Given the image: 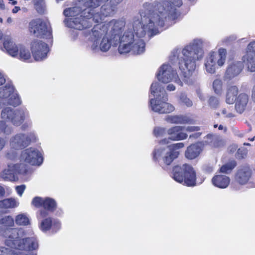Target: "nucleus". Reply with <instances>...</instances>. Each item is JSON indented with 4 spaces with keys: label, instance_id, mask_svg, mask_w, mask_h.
Masks as SVG:
<instances>
[{
    "label": "nucleus",
    "instance_id": "nucleus-1",
    "mask_svg": "<svg viewBox=\"0 0 255 255\" xmlns=\"http://www.w3.org/2000/svg\"><path fill=\"white\" fill-rule=\"evenodd\" d=\"M152 5L145 2L139 10L140 18L134 17L132 23L123 29L121 44L118 50L121 54L131 52L140 54L145 51V40L158 33V27L168 21L151 9Z\"/></svg>",
    "mask_w": 255,
    "mask_h": 255
},
{
    "label": "nucleus",
    "instance_id": "nucleus-2",
    "mask_svg": "<svg viewBox=\"0 0 255 255\" xmlns=\"http://www.w3.org/2000/svg\"><path fill=\"white\" fill-rule=\"evenodd\" d=\"M172 54L170 58V62L173 64L178 61L182 74L178 75L172 65L164 63L157 71L156 76L158 80L165 84L174 82L181 86H183V82L189 85L193 84L197 80L193 75L196 67V62L201 60L204 56L202 40L195 39L185 46L181 53L180 50H176Z\"/></svg>",
    "mask_w": 255,
    "mask_h": 255
},
{
    "label": "nucleus",
    "instance_id": "nucleus-3",
    "mask_svg": "<svg viewBox=\"0 0 255 255\" xmlns=\"http://www.w3.org/2000/svg\"><path fill=\"white\" fill-rule=\"evenodd\" d=\"M125 25L124 20L113 19L107 23L97 24L91 30L83 31L80 35L91 42L92 50L106 52L111 46H115L119 43V46L121 45Z\"/></svg>",
    "mask_w": 255,
    "mask_h": 255
},
{
    "label": "nucleus",
    "instance_id": "nucleus-4",
    "mask_svg": "<svg viewBox=\"0 0 255 255\" xmlns=\"http://www.w3.org/2000/svg\"><path fill=\"white\" fill-rule=\"evenodd\" d=\"M151 94L154 98L149 101L151 109L154 112L159 114L169 113L175 108L171 104L167 102L168 96L164 88L158 82H153L150 87Z\"/></svg>",
    "mask_w": 255,
    "mask_h": 255
},
{
    "label": "nucleus",
    "instance_id": "nucleus-5",
    "mask_svg": "<svg viewBox=\"0 0 255 255\" xmlns=\"http://www.w3.org/2000/svg\"><path fill=\"white\" fill-rule=\"evenodd\" d=\"M159 144L153 152V158L154 160L161 161L163 167L170 165L173 160L177 158L179 152L177 149L183 148L184 144L182 142L172 144L169 145Z\"/></svg>",
    "mask_w": 255,
    "mask_h": 255
},
{
    "label": "nucleus",
    "instance_id": "nucleus-6",
    "mask_svg": "<svg viewBox=\"0 0 255 255\" xmlns=\"http://www.w3.org/2000/svg\"><path fill=\"white\" fill-rule=\"evenodd\" d=\"M152 5L150 8L161 16H164L168 21L175 20L177 18V8L182 4V0H157L152 3L147 2Z\"/></svg>",
    "mask_w": 255,
    "mask_h": 255
},
{
    "label": "nucleus",
    "instance_id": "nucleus-7",
    "mask_svg": "<svg viewBox=\"0 0 255 255\" xmlns=\"http://www.w3.org/2000/svg\"><path fill=\"white\" fill-rule=\"evenodd\" d=\"M85 18H75L69 20L67 24L70 28L80 30H89L94 21L96 23H100L103 21L105 16L103 15L101 10L96 12L95 9L90 12V13L84 14Z\"/></svg>",
    "mask_w": 255,
    "mask_h": 255
},
{
    "label": "nucleus",
    "instance_id": "nucleus-8",
    "mask_svg": "<svg viewBox=\"0 0 255 255\" xmlns=\"http://www.w3.org/2000/svg\"><path fill=\"white\" fill-rule=\"evenodd\" d=\"M172 177L176 182L187 186L196 185V173L189 164H184L182 166H176L172 170Z\"/></svg>",
    "mask_w": 255,
    "mask_h": 255
},
{
    "label": "nucleus",
    "instance_id": "nucleus-9",
    "mask_svg": "<svg viewBox=\"0 0 255 255\" xmlns=\"http://www.w3.org/2000/svg\"><path fill=\"white\" fill-rule=\"evenodd\" d=\"M227 55V50L223 48L209 52L204 60V65L206 71L213 74L217 68L223 66L226 61Z\"/></svg>",
    "mask_w": 255,
    "mask_h": 255
},
{
    "label": "nucleus",
    "instance_id": "nucleus-10",
    "mask_svg": "<svg viewBox=\"0 0 255 255\" xmlns=\"http://www.w3.org/2000/svg\"><path fill=\"white\" fill-rule=\"evenodd\" d=\"M0 118L5 122H10L15 126H20L28 117V112L25 109L14 110L5 107L0 112Z\"/></svg>",
    "mask_w": 255,
    "mask_h": 255
},
{
    "label": "nucleus",
    "instance_id": "nucleus-11",
    "mask_svg": "<svg viewBox=\"0 0 255 255\" xmlns=\"http://www.w3.org/2000/svg\"><path fill=\"white\" fill-rule=\"evenodd\" d=\"M30 32L36 37L51 39L52 30L48 21L37 18L31 20L29 23Z\"/></svg>",
    "mask_w": 255,
    "mask_h": 255
},
{
    "label": "nucleus",
    "instance_id": "nucleus-12",
    "mask_svg": "<svg viewBox=\"0 0 255 255\" xmlns=\"http://www.w3.org/2000/svg\"><path fill=\"white\" fill-rule=\"evenodd\" d=\"M42 207L43 209L39 210L36 213V217L40 223H52L55 222L49 213L54 212L57 208L56 201L50 197H45Z\"/></svg>",
    "mask_w": 255,
    "mask_h": 255
},
{
    "label": "nucleus",
    "instance_id": "nucleus-13",
    "mask_svg": "<svg viewBox=\"0 0 255 255\" xmlns=\"http://www.w3.org/2000/svg\"><path fill=\"white\" fill-rule=\"evenodd\" d=\"M36 140V136L33 132L19 133L11 137L9 144L11 148L18 150L27 146Z\"/></svg>",
    "mask_w": 255,
    "mask_h": 255
},
{
    "label": "nucleus",
    "instance_id": "nucleus-14",
    "mask_svg": "<svg viewBox=\"0 0 255 255\" xmlns=\"http://www.w3.org/2000/svg\"><path fill=\"white\" fill-rule=\"evenodd\" d=\"M0 99L4 100L5 104L14 107L21 103L19 96L14 92L13 86L9 83L0 87Z\"/></svg>",
    "mask_w": 255,
    "mask_h": 255
},
{
    "label": "nucleus",
    "instance_id": "nucleus-15",
    "mask_svg": "<svg viewBox=\"0 0 255 255\" xmlns=\"http://www.w3.org/2000/svg\"><path fill=\"white\" fill-rule=\"evenodd\" d=\"M20 161L32 165H40L43 162L41 152L36 148L29 147L21 151Z\"/></svg>",
    "mask_w": 255,
    "mask_h": 255
},
{
    "label": "nucleus",
    "instance_id": "nucleus-16",
    "mask_svg": "<svg viewBox=\"0 0 255 255\" xmlns=\"http://www.w3.org/2000/svg\"><path fill=\"white\" fill-rule=\"evenodd\" d=\"M31 50L34 59L41 61L45 59L48 52L47 44L41 40H34L31 46Z\"/></svg>",
    "mask_w": 255,
    "mask_h": 255
},
{
    "label": "nucleus",
    "instance_id": "nucleus-17",
    "mask_svg": "<svg viewBox=\"0 0 255 255\" xmlns=\"http://www.w3.org/2000/svg\"><path fill=\"white\" fill-rule=\"evenodd\" d=\"M183 128L181 126H175L169 128L167 130L168 138L161 140L159 144H167L169 143L170 140L176 141L185 139L188 137V135L183 131Z\"/></svg>",
    "mask_w": 255,
    "mask_h": 255
},
{
    "label": "nucleus",
    "instance_id": "nucleus-18",
    "mask_svg": "<svg viewBox=\"0 0 255 255\" xmlns=\"http://www.w3.org/2000/svg\"><path fill=\"white\" fill-rule=\"evenodd\" d=\"M20 164L8 163L7 168L1 173V177L4 180L9 181H15L18 180V174L21 173Z\"/></svg>",
    "mask_w": 255,
    "mask_h": 255
},
{
    "label": "nucleus",
    "instance_id": "nucleus-19",
    "mask_svg": "<svg viewBox=\"0 0 255 255\" xmlns=\"http://www.w3.org/2000/svg\"><path fill=\"white\" fill-rule=\"evenodd\" d=\"M3 47L6 52L11 56L16 57L18 56V52L21 45L16 44L10 37L4 38Z\"/></svg>",
    "mask_w": 255,
    "mask_h": 255
},
{
    "label": "nucleus",
    "instance_id": "nucleus-20",
    "mask_svg": "<svg viewBox=\"0 0 255 255\" xmlns=\"http://www.w3.org/2000/svg\"><path fill=\"white\" fill-rule=\"evenodd\" d=\"M83 11V9L80 7V6H76L65 9L63 11L64 15L71 17L65 20L66 25L68 27L67 22L69 20L72 18H81V19H82V18H85L84 15L82 13ZM69 27H70L69 26Z\"/></svg>",
    "mask_w": 255,
    "mask_h": 255
},
{
    "label": "nucleus",
    "instance_id": "nucleus-21",
    "mask_svg": "<svg viewBox=\"0 0 255 255\" xmlns=\"http://www.w3.org/2000/svg\"><path fill=\"white\" fill-rule=\"evenodd\" d=\"M252 171L248 167H243L239 169L236 175V180L240 184H247L251 179Z\"/></svg>",
    "mask_w": 255,
    "mask_h": 255
},
{
    "label": "nucleus",
    "instance_id": "nucleus-22",
    "mask_svg": "<svg viewBox=\"0 0 255 255\" xmlns=\"http://www.w3.org/2000/svg\"><path fill=\"white\" fill-rule=\"evenodd\" d=\"M203 150V145L200 142L189 146L185 152V156L188 159H194L197 157Z\"/></svg>",
    "mask_w": 255,
    "mask_h": 255
},
{
    "label": "nucleus",
    "instance_id": "nucleus-23",
    "mask_svg": "<svg viewBox=\"0 0 255 255\" xmlns=\"http://www.w3.org/2000/svg\"><path fill=\"white\" fill-rule=\"evenodd\" d=\"M243 64L240 61L234 62L230 64L227 69L226 76L230 79L238 76L243 70Z\"/></svg>",
    "mask_w": 255,
    "mask_h": 255
},
{
    "label": "nucleus",
    "instance_id": "nucleus-24",
    "mask_svg": "<svg viewBox=\"0 0 255 255\" xmlns=\"http://www.w3.org/2000/svg\"><path fill=\"white\" fill-rule=\"evenodd\" d=\"M249 98L245 93L240 94L237 98L235 104L236 111L241 114L245 110L249 103Z\"/></svg>",
    "mask_w": 255,
    "mask_h": 255
},
{
    "label": "nucleus",
    "instance_id": "nucleus-25",
    "mask_svg": "<svg viewBox=\"0 0 255 255\" xmlns=\"http://www.w3.org/2000/svg\"><path fill=\"white\" fill-rule=\"evenodd\" d=\"M213 184L219 188H226L230 183V178L225 175H217L214 176L212 179Z\"/></svg>",
    "mask_w": 255,
    "mask_h": 255
},
{
    "label": "nucleus",
    "instance_id": "nucleus-26",
    "mask_svg": "<svg viewBox=\"0 0 255 255\" xmlns=\"http://www.w3.org/2000/svg\"><path fill=\"white\" fill-rule=\"evenodd\" d=\"M238 93V88L236 86L228 87L226 96V102L228 104H233L235 101V97Z\"/></svg>",
    "mask_w": 255,
    "mask_h": 255
},
{
    "label": "nucleus",
    "instance_id": "nucleus-27",
    "mask_svg": "<svg viewBox=\"0 0 255 255\" xmlns=\"http://www.w3.org/2000/svg\"><path fill=\"white\" fill-rule=\"evenodd\" d=\"M242 60L248 71L251 72L255 71V56L244 55Z\"/></svg>",
    "mask_w": 255,
    "mask_h": 255
},
{
    "label": "nucleus",
    "instance_id": "nucleus-28",
    "mask_svg": "<svg viewBox=\"0 0 255 255\" xmlns=\"http://www.w3.org/2000/svg\"><path fill=\"white\" fill-rule=\"evenodd\" d=\"M100 9L103 15L106 17L113 16L117 11V7L107 2L101 6Z\"/></svg>",
    "mask_w": 255,
    "mask_h": 255
},
{
    "label": "nucleus",
    "instance_id": "nucleus-29",
    "mask_svg": "<svg viewBox=\"0 0 255 255\" xmlns=\"http://www.w3.org/2000/svg\"><path fill=\"white\" fill-rule=\"evenodd\" d=\"M167 121L172 124H191L192 120L187 117L184 116H169L167 118Z\"/></svg>",
    "mask_w": 255,
    "mask_h": 255
},
{
    "label": "nucleus",
    "instance_id": "nucleus-30",
    "mask_svg": "<svg viewBox=\"0 0 255 255\" xmlns=\"http://www.w3.org/2000/svg\"><path fill=\"white\" fill-rule=\"evenodd\" d=\"M18 205V201L13 198H7L0 201V207L2 208H14L17 207Z\"/></svg>",
    "mask_w": 255,
    "mask_h": 255
},
{
    "label": "nucleus",
    "instance_id": "nucleus-31",
    "mask_svg": "<svg viewBox=\"0 0 255 255\" xmlns=\"http://www.w3.org/2000/svg\"><path fill=\"white\" fill-rule=\"evenodd\" d=\"M18 52V58L21 60L27 61L31 58V54L29 51L22 45L20 46Z\"/></svg>",
    "mask_w": 255,
    "mask_h": 255
},
{
    "label": "nucleus",
    "instance_id": "nucleus-32",
    "mask_svg": "<svg viewBox=\"0 0 255 255\" xmlns=\"http://www.w3.org/2000/svg\"><path fill=\"white\" fill-rule=\"evenodd\" d=\"M34 8L39 14H43L46 11L44 0H33Z\"/></svg>",
    "mask_w": 255,
    "mask_h": 255
},
{
    "label": "nucleus",
    "instance_id": "nucleus-33",
    "mask_svg": "<svg viewBox=\"0 0 255 255\" xmlns=\"http://www.w3.org/2000/svg\"><path fill=\"white\" fill-rule=\"evenodd\" d=\"M236 162L235 161H231L220 168V171L224 173H229L236 167Z\"/></svg>",
    "mask_w": 255,
    "mask_h": 255
},
{
    "label": "nucleus",
    "instance_id": "nucleus-34",
    "mask_svg": "<svg viewBox=\"0 0 255 255\" xmlns=\"http://www.w3.org/2000/svg\"><path fill=\"white\" fill-rule=\"evenodd\" d=\"M16 223H30L31 220L29 215L26 213H21L17 215L15 219Z\"/></svg>",
    "mask_w": 255,
    "mask_h": 255
},
{
    "label": "nucleus",
    "instance_id": "nucleus-35",
    "mask_svg": "<svg viewBox=\"0 0 255 255\" xmlns=\"http://www.w3.org/2000/svg\"><path fill=\"white\" fill-rule=\"evenodd\" d=\"M179 101L181 104H183L187 107H191L193 105L192 101L185 93H181L179 96Z\"/></svg>",
    "mask_w": 255,
    "mask_h": 255
},
{
    "label": "nucleus",
    "instance_id": "nucleus-36",
    "mask_svg": "<svg viewBox=\"0 0 255 255\" xmlns=\"http://www.w3.org/2000/svg\"><path fill=\"white\" fill-rule=\"evenodd\" d=\"M223 83L220 79H216L213 83V88L217 94H221L222 92Z\"/></svg>",
    "mask_w": 255,
    "mask_h": 255
},
{
    "label": "nucleus",
    "instance_id": "nucleus-37",
    "mask_svg": "<svg viewBox=\"0 0 255 255\" xmlns=\"http://www.w3.org/2000/svg\"><path fill=\"white\" fill-rule=\"evenodd\" d=\"M154 135L156 137H162L167 134V130L163 127H157L154 128Z\"/></svg>",
    "mask_w": 255,
    "mask_h": 255
},
{
    "label": "nucleus",
    "instance_id": "nucleus-38",
    "mask_svg": "<svg viewBox=\"0 0 255 255\" xmlns=\"http://www.w3.org/2000/svg\"><path fill=\"white\" fill-rule=\"evenodd\" d=\"M245 55L255 56V41L251 42L247 46L246 52Z\"/></svg>",
    "mask_w": 255,
    "mask_h": 255
},
{
    "label": "nucleus",
    "instance_id": "nucleus-39",
    "mask_svg": "<svg viewBox=\"0 0 255 255\" xmlns=\"http://www.w3.org/2000/svg\"><path fill=\"white\" fill-rule=\"evenodd\" d=\"M11 132V130L8 127L5 122L0 121V134L3 133L5 134H9Z\"/></svg>",
    "mask_w": 255,
    "mask_h": 255
},
{
    "label": "nucleus",
    "instance_id": "nucleus-40",
    "mask_svg": "<svg viewBox=\"0 0 255 255\" xmlns=\"http://www.w3.org/2000/svg\"><path fill=\"white\" fill-rule=\"evenodd\" d=\"M44 199V198L35 197L32 199L31 201V204L36 208L42 207L43 205Z\"/></svg>",
    "mask_w": 255,
    "mask_h": 255
},
{
    "label": "nucleus",
    "instance_id": "nucleus-41",
    "mask_svg": "<svg viewBox=\"0 0 255 255\" xmlns=\"http://www.w3.org/2000/svg\"><path fill=\"white\" fill-rule=\"evenodd\" d=\"M14 220L11 216L0 214V223H13Z\"/></svg>",
    "mask_w": 255,
    "mask_h": 255
},
{
    "label": "nucleus",
    "instance_id": "nucleus-42",
    "mask_svg": "<svg viewBox=\"0 0 255 255\" xmlns=\"http://www.w3.org/2000/svg\"><path fill=\"white\" fill-rule=\"evenodd\" d=\"M209 105L212 108H217L219 105L218 99L215 97L212 96L209 99Z\"/></svg>",
    "mask_w": 255,
    "mask_h": 255
},
{
    "label": "nucleus",
    "instance_id": "nucleus-43",
    "mask_svg": "<svg viewBox=\"0 0 255 255\" xmlns=\"http://www.w3.org/2000/svg\"><path fill=\"white\" fill-rule=\"evenodd\" d=\"M182 128H183V131H186L189 132L198 131L201 129L200 127L198 126H182Z\"/></svg>",
    "mask_w": 255,
    "mask_h": 255
},
{
    "label": "nucleus",
    "instance_id": "nucleus-44",
    "mask_svg": "<svg viewBox=\"0 0 255 255\" xmlns=\"http://www.w3.org/2000/svg\"><path fill=\"white\" fill-rule=\"evenodd\" d=\"M222 114L225 118H232L234 117V115L232 112L230 108H224L222 110Z\"/></svg>",
    "mask_w": 255,
    "mask_h": 255
},
{
    "label": "nucleus",
    "instance_id": "nucleus-45",
    "mask_svg": "<svg viewBox=\"0 0 255 255\" xmlns=\"http://www.w3.org/2000/svg\"><path fill=\"white\" fill-rule=\"evenodd\" d=\"M17 156V153L15 151L10 150L8 151L5 154V157L6 159L13 160Z\"/></svg>",
    "mask_w": 255,
    "mask_h": 255
},
{
    "label": "nucleus",
    "instance_id": "nucleus-46",
    "mask_svg": "<svg viewBox=\"0 0 255 255\" xmlns=\"http://www.w3.org/2000/svg\"><path fill=\"white\" fill-rule=\"evenodd\" d=\"M25 186L24 185H21L20 186H17L15 187V190L18 194V195L21 197L22 196L25 189Z\"/></svg>",
    "mask_w": 255,
    "mask_h": 255
},
{
    "label": "nucleus",
    "instance_id": "nucleus-47",
    "mask_svg": "<svg viewBox=\"0 0 255 255\" xmlns=\"http://www.w3.org/2000/svg\"><path fill=\"white\" fill-rule=\"evenodd\" d=\"M239 157L244 158L247 154V150L244 148H239L237 152Z\"/></svg>",
    "mask_w": 255,
    "mask_h": 255
},
{
    "label": "nucleus",
    "instance_id": "nucleus-48",
    "mask_svg": "<svg viewBox=\"0 0 255 255\" xmlns=\"http://www.w3.org/2000/svg\"><path fill=\"white\" fill-rule=\"evenodd\" d=\"M106 2H107L110 4H112L115 6L117 7L118 5L121 3L123 0H104Z\"/></svg>",
    "mask_w": 255,
    "mask_h": 255
},
{
    "label": "nucleus",
    "instance_id": "nucleus-49",
    "mask_svg": "<svg viewBox=\"0 0 255 255\" xmlns=\"http://www.w3.org/2000/svg\"><path fill=\"white\" fill-rule=\"evenodd\" d=\"M6 143V140L3 138L0 137V151L4 147Z\"/></svg>",
    "mask_w": 255,
    "mask_h": 255
},
{
    "label": "nucleus",
    "instance_id": "nucleus-50",
    "mask_svg": "<svg viewBox=\"0 0 255 255\" xmlns=\"http://www.w3.org/2000/svg\"><path fill=\"white\" fill-rule=\"evenodd\" d=\"M202 134V132H197L194 133H192L189 135L190 138L196 139L200 136Z\"/></svg>",
    "mask_w": 255,
    "mask_h": 255
},
{
    "label": "nucleus",
    "instance_id": "nucleus-51",
    "mask_svg": "<svg viewBox=\"0 0 255 255\" xmlns=\"http://www.w3.org/2000/svg\"><path fill=\"white\" fill-rule=\"evenodd\" d=\"M5 190L4 188L0 185V198L3 197L5 196Z\"/></svg>",
    "mask_w": 255,
    "mask_h": 255
},
{
    "label": "nucleus",
    "instance_id": "nucleus-52",
    "mask_svg": "<svg viewBox=\"0 0 255 255\" xmlns=\"http://www.w3.org/2000/svg\"><path fill=\"white\" fill-rule=\"evenodd\" d=\"M166 89L169 91H173L175 90L176 88H175V86L173 84H170L167 86Z\"/></svg>",
    "mask_w": 255,
    "mask_h": 255
},
{
    "label": "nucleus",
    "instance_id": "nucleus-53",
    "mask_svg": "<svg viewBox=\"0 0 255 255\" xmlns=\"http://www.w3.org/2000/svg\"><path fill=\"white\" fill-rule=\"evenodd\" d=\"M5 81V79L2 74V73L0 71V85L3 84Z\"/></svg>",
    "mask_w": 255,
    "mask_h": 255
},
{
    "label": "nucleus",
    "instance_id": "nucleus-54",
    "mask_svg": "<svg viewBox=\"0 0 255 255\" xmlns=\"http://www.w3.org/2000/svg\"><path fill=\"white\" fill-rule=\"evenodd\" d=\"M197 94H198V97L200 98V99L201 100H202V101H204V100H205V98H204V97L203 94L202 93H201V92H198L197 93Z\"/></svg>",
    "mask_w": 255,
    "mask_h": 255
},
{
    "label": "nucleus",
    "instance_id": "nucleus-55",
    "mask_svg": "<svg viewBox=\"0 0 255 255\" xmlns=\"http://www.w3.org/2000/svg\"><path fill=\"white\" fill-rule=\"evenodd\" d=\"M20 8L19 6H15L12 10V12L13 13H17L19 10H20Z\"/></svg>",
    "mask_w": 255,
    "mask_h": 255
},
{
    "label": "nucleus",
    "instance_id": "nucleus-56",
    "mask_svg": "<svg viewBox=\"0 0 255 255\" xmlns=\"http://www.w3.org/2000/svg\"><path fill=\"white\" fill-rule=\"evenodd\" d=\"M252 98L255 101V85L254 86L252 91Z\"/></svg>",
    "mask_w": 255,
    "mask_h": 255
},
{
    "label": "nucleus",
    "instance_id": "nucleus-57",
    "mask_svg": "<svg viewBox=\"0 0 255 255\" xmlns=\"http://www.w3.org/2000/svg\"><path fill=\"white\" fill-rule=\"evenodd\" d=\"M0 8L1 9L4 8V4L3 0H0Z\"/></svg>",
    "mask_w": 255,
    "mask_h": 255
},
{
    "label": "nucleus",
    "instance_id": "nucleus-58",
    "mask_svg": "<svg viewBox=\"0 0 255 255\" xmlns=\"http://www.w3.org/2000/svg\"><path fill=\"white\" fill-rule=\"evenodd\" d=\"M6 22L9 24H11L13 22V19L11 17H9L7 18Z\"/></svg>",
    "mask_w": 255,
    "mask_h": 255
},
{
    "label": "nucleus",
    "instance_id": "nucleus-59",
    "mask_svg": "<svg viewBox=\"0 0 255 255\" xmlns=\"http://www.w3.org/2000/svg\"><path fill=\"white\" fill-rule=\"evenodd\" d=\"M9 3H11L13 5H15L17 3V1L14 0H8Z\"/></svg>",
    "mask_w": 255,
    "mask_h": 255
},
{
    "label": "nucleus",
    "instance_id": "nucleus-60",
    "mask_svg": "<svg viewBox=\"0 0 255 255\" xmlns=\"http://www.w3.org/2000/svg\"><path fill=\"white\" fill-rule=\"evenodd\" d=\"M237 148V146L236 145H234L233 146L232 149H231V151L234 152L235 150H236Z\"/></svg>",
    "mask_w": 255,
    "mask_h": 255
},
{
    "label": "nucleus",
    "instance_id": "nucleus-61",
    "mask_svg": "<svg viewBox=\"0 0 255 255\" xmlns=\"http://www.w3.org/2000/svg\"><path fill=\"white\" fill-rule=\"evenodd\" d=\"M2 36H3V34H2V32L0 30V40L1 39L2 37Z\"/></svg>",
    "mask_w": 255,
    "mask_h": 255
},
{
    "label": "nucleus",
    "instance_id": "nucleus-62",
    "mask_svg": "<svg viewBox=\"0 0 255 255\" xmlns=\"http://www.w3.org/2000/svg\"><path fill=\"white\" fill-rule=\"evenodd\" d=\"M223 128V126L222 125H220L219 127V129H222Z\"/></svg>",
    "mask_w": 255,
    "mask_h": 255
},
{
    "label": "nucleus",
    "instance_id": "nucleus-63",
    "mask_svg": "<svg viewBox=\"0 0 255 255\" xmlns=\"http://www.w3.org/2000/svg\"><path fill=\"white\" fill-rule=\"evenodd\" d=\"M255 136L253 137V138H249V139L250 140V141H254L255 140Z\"/></svg>",
    "mask_w": 255,
    "mask_h": 255
},
{
    "label": "nucleus",
    "instance_id": "nucleus-64",
    "mask_svg": "<svg viewBox=\"0 0 255 255\" xmlns=\"http://www.w3.org/2000/svg\"><path fill=\"white\" fill-rule=\"evenodd\" d=\"M212 137H213V135H207V138H211Z\"/></svg>",
    "mask_w": 255,
    "mask_h": 255
}]
</instances>
